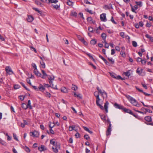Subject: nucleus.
Wrapping results in <instances>:
<instances>
[{"label": "nucleus", "instance_id": "2f4dec72", "mask_svg": "<svg viewBox=\"0 0 153 153\" xmlns=\"http://www.w3.org/2000/svg\"><path fill=\"white\" fill-rule=\"evenodd\" d=\"M77 87L76 86L74 85H73L71 88L72 90L74 91H76L77 90Z\"/></svg>", "mask_w": 153, "mask_h": 153}, {"label": "nucleus", "instance_id": "7c9ffc66", "mask_svg": "<svg viewBox=\"0 0 153 153\" xmlns=\"http://www.w3.org/2000/svg\"><path fill=\"white\" fill-rule=\"evenodd\" d=\"M101 37L102 38V39L103 40H105V39L106 37V34L105 33H103L101 35Z\"/></svg>", "mask_w": 153, "mask_h": 153}, {"label": "nucleus", "instance_id": "5701e85b", "mask_svg": "<svg viewBox=\"0 0 153 153\" xmlns=\"http://www.w3.org/2000/svg\"><path fill=\"white\" fill-rule=\"evenodd\" d=\"M49 3H56L58 2V0H48Z\"/></svg>", "mask_w": 153, "mask_h": 153}, {"label": "nucleus", "instance_id": "f03ea898", "mask_svg": "<svg viewBox=\"0 0 153 153\" xmlns=\"http://www.w3.org/2000/svg\"><path fill=\"white\" fill-rule=\"evenodd\" d=\"M94 95L96 97V103L97 105L100 107L102 110H103L104 108L102 106L99 104V101L100 99L99 97V92L95 91L94 93Z\"/></svg>", "mask_w": 153, "mask_h": 153}, {"label": "nucleus", "instance_id": "5fc2aeb1", "mask_svg": "<svg viewBox=\"0 0 153 153\" xmlns=\"http://www.w3.org/2000/svg\"><path fill=\"white\" fill-rule=\"evenodd\" d=\"M20 88V86L18 85H16L14 86V88L15 89H17Z\"/></svg>", "mask_w": 153, "mask_h": 153}, {"label": "nucleus", "instance_id": "bb28decb", "mask_svg": "<svg viewBox=\"0 0 153 153\" xmlns=\"http://www.w3.org/2000/svg\"><path fill=\"white\" fill-rule=\"evenodd\" d=\"M137 5L139 6L140 7L142 6V1H136L135 2Z\"/></svg>", "mask_w": 153, "mask_h": 153}, {"label": "nucleus", "instance_id": "bf43d9fd", "mask_svg": "<svg viewBox=\"0 0 153 153\" xmlns=\"http://www.w3.org/2000/svg\"><path fill=\"white\" fill-rule=\"evenodd\" d=\"M84 137L87 140H88V139L90 138V137L87 134L85 135L84 136Z\"/></svg>", "mask_w": 153, "mask_h": 153}, {"label": "nucleus", "instance_id": "4d7b16f0", "mask_svg": "<svg viewBox=\"0 0 153 153\" xmlns=\"http://www.w3.org/2000/svg\"><path fill=\"white\" fill-rule=\"evenodd\" d=\"M88 30L90 32H92L93 31V28L91 27H88Z\"/></svg>", "mask_w": 153, "mask_h": 153}, {"label": "nucleus", "instance_id": "ea45409f", "mask_svg": "<svg viewBox=\"0 0 153 153\" xmlns=\"http://www.w3.org/2000/svg\"><path fill=\"white\" fill-rule=\"evenodd\" d=\"M54 146H55V148H57L58 149L60 148V144L59 143H56V145Z\"/></svg>", "mask_w": 153, "mask_h": 153}, {"label": "nucleus", "instance_id": "338daca9", "mask_svg": "<svg viewBox=\"0 0 153 153\" xmlns=\"http://www.w3.org/2000/svg\"><path fill=\"white\" fill-rule=\"evenodd\" d=\"M145 110L146 111V112H149L150 113H152V111L150 110L149 109H147V108H145Z\"/></svg>", "mask_w": 153, "mask_h": 153}, {"label": "nucleus", "instance_id": "20e7f679", "mask_svg": "<svg viewBox=\"0 0 153 153\" xmlns=\"http://www.w3.org/2000/svg\"><path fill=\"white\" fill-rule=\"evenodd\" d=\"M5 71L8 74L10 75L13 74V72L11 68L9 66H6L5 68Z\"/></svg>", "mask_w": 153, "mask_h": 153}, {"label": "nucleus", "instance_id": "a211bd4d", "mask_svg": "<svg viewBox=\"0 0 153 153\" xmlns=\"http://www.w3.org/2000/svg\"><path fill=\"white\" fill-rule=\"evenodd\" d=\"M34 73L37 76L40 77L41 76V74L37 71V70H34Z\"/></svg>", "mask_w": 153, "mask_h": 153}, {"label": "nucleus", "instance_id": "09e8293b", "mask_svg": "<svg viewBox=\"0 0 153 153\" xmlns=\"http://www.w3.org/2000/svg\"><path fill=\"white\" fill-rule=\"evenodd\" d=\"M13 134L14 139L16 140V141H18V140L17 138V136L16 135V134L14 133H13Z\"/></svg>", "mask_w": 153, "mask_h": 153}, {"label": "nucleus", "instance_id": "dca6fc26", "mask_svg": "<svg viewBox=\"0 0 153 153\" xmlns=\"http://www.w3.org/2000/svg\"><path fill=\"white\" fill-rule=\"evenodd\" d=\"M61 91L62 92L64 93H67L68 92V89L64 87L61 88Z\"/></svg>", "mask_w": 153, "mask_h": 153}, {"label": "nucleus", "instance_id": "39448f33", "mask_svg": "<svg viewBox=\"0 0 153 153\" xmlns=\"http://www.w3.org/2000/svg\"><path fill=\"white\" fill-rule=\"evenodd\" d=\"M106 14L105 13H103L100 15V19L101 20L102 22H106L107 21L106 18Z\"/></svg>", "mask_w": 153, "mask_h": 153}, {"label": "nucleus", "instance_id": "c85d7f7f", "mask_svg": "<svg viewBox=\"0 0 153 153\" xmlns=\"http://www.w3.org/2000/svg\"><path fill=\"white\" fill-rule=\"evenodd\" d=\"M108 59L111 63L112 64H113L114 62V61L113 59V58H108Z\"/></svg>", "mask_w": 153, "mask_h": 153}, {"label": "nucleus", "instance_id": "4c0bfd02", "mask_svg": "<svg viewBox=\"0 0 153 153\" xmlns=\"http://www.w3.org/2000/svg\"><path fill=\"white\" fill-rule=\"evenodd\" d=\"M45 94L46 97H48L49 98H50L51 97V94L48 92H46L45 93Z\"/></svg>", "mask_w": 153, "mask_h": 153}, {"label": "nucleus", "instance_id": "2eb2a0df", "mask_svg": "<svg viewBox=\"0 0 153 153\" xmlns=\"http://www.w3.org/2000/svg\"><path fill=\"white\" fill-rule=\"evenodd\" d=\"M145 120L148 122H150L152 121L151 117L150 116H146L145 117Z\"/></svg>", "mask_w": 153, "mask_h": 153}, {"label": "nucleus", "instance_id": "72a5a7b5", "mask_svg": "<svg viewBox=\"0 0 153 153\" xmlns=\"http://www.w3.org/2000/svg\"><path fill=\"white\" fill-rule=\"evenodd\" d=\"M50 143L51 144H52L53 146L56 145V142L53 140H50Z\"/></svg>", "mask_w": 153, "mask_h": 153}, {"label": "nucleus", "instance_id": "69168bd1", "mask_svg": "<svg viewBox=\"0 0 153 153\" xmlns=\"http://www.w3.org/2000/svg\"><path fill=\"white\" fill-rule=\"evenodd\" d=\"M44 87H49L50 86L51 87V85H49L48 84H45V83L44 84Z\"/></svg>", "mask_w": 153, "mask_h": 153}, {"label": "nucleus", "instance_id": "f3484780", "mask_svg": "<svg viewBox=\"0 0 153 153\" xmlns=\"http://www.w3.org/2000/svg\"><path fill=\"white\" fill-rule=\"evenodd\" d=\"M39 90L42 91H43L45 90V88L44 86H43L42 85L40 84L39 86Z\"/></svg>", "mask_w": 153, "mask_h": 153}, {"label": "nucleus", "instance_id": "7ed1b4c3", "mask_svg": "<svg viewBox=\"0 0 153 153\" xmlns=\"http://www.w3.org/2000/svg\"><path fill=\"white\" fill-rule=\"evenodd\" d=\"M48 79L49 80V82L50 84L51 87L54 88H55V87H53V84L52 83L53 81V80L54 79V76H50L48 75Z\"/></svg>", "mask_w": 153, "mask_h": 153}, {"label": "nucleus", "instance_id": "13d9d810", "mask_svg": "<svg viewBox=\"0 0 153 153\" xmlns=\"http://www.w3.org/2000/svg\"><path fill=\"white\" fill-rule=\"evenodd\" d=\"M111 76L114 78H116V75L113 73H112L111 74Z\"/></svg>", "mask_w": 153, "mask_h": 153}, {"label": "nucleus", "instance_id": "6ab92c4d", "mask_svg": "<svg viewBox=\"0 0 153 153\" xmlns=\"http://www.w3.org/2000/svg\"><path fill=\"white\" fill-rule=\"evenodd\" d=\"M101 96H102L103 95H105V97H107V94L103 90H101L100 92Z\"/></svg>", "mask_w": 153, "mask_h": 153}, {"label": "nucleus", "instance_id": "ddd939ff", "mask_svg": "<svg viewBox=\"0 0 153 153\" xmlns=\"http://www.w3.org/2000/svg\"><path fill=\"white\" fill-rule=\"evenodd\" d=\"M34 19L33 17L31 16H28L27 18V21L29 22H31Z\"/></svg>", "mask_w": 153, "mask_h": 153}, {"label": "nucleus", "instance_id": "c03bdc74", "mask_svg": "<svg viewBox=\"0 0 153 153\" xmlns=\"http://www.w3.org/2000/svg\"><path fill=\"white\" fill-rule=\"evenodd\" d=\"M120 54L122 56L124 57L126 56L125 53L124 51H121L120 52Z\"/></svg>", "mask_w": 153, "mask_h": 153}, {"label": "nucleus", "instance_id": "1a4fd4ad", "mask_svg": "<svg viewBox=\"0 0 153 153\" xmlns=\"http://www.w3.org/2000/svg\"><path fill=\"white\" fill-rule=\"evenodd\" d=\"M114 105L116 108H118L120 109H122L123 107V106L120 105L116 103L114 104Z\"/></svg>", "mask_w": 153, "mask_h": 153}, {"label": "nucleus", "instance_id": "052dcab7", "mask_svg": "<svg viewBox=\"0 0 153 153\" xmlns=\"http://www.w3.org/2000/svg\"><path fill=\"white\" fill-rule=\"evenodd\" d=\"M27 82L30 85H32L31 83L30 82V78H28L27 79Z\"/></svg>", "mask_w": 153, "mask_h": 153}, {"label": "nucleus", "instance_id": "680f3d73", "mask_svg": "<svg viewBox=\"0 0 153 153\" xmlns=\"http://www.w3.org/2000/svg\"><path fill=\"white\" fill-rule=\"evenodd\" d=\"M141 62V63L143 65H144L145 64L146 62V61L145 60H142Z\"/></svg>", "mask_w": 153, "mask_h": 153}, {"label": "nucleus", "instance_id": "412c9836", "mask_svg": "<svg viewBox=\"0 0 153 153\" xmlns=\"http://www.w3.org/2000/svg\"><path fill=\"white\" fill-rule=\"evenodd\" d=\"M100 116L102 120H106V117L105 115L102 114H100Z\"/></svg>", "mask_w": 153, "mask_h": 153}, {"label": "nucleus", "instance_id": "a18cd8bd", "mask_svg": "<svg viewBox=\"0 0 153 153\" xmlns=\"http://www.w3.org/2000/svg\"><path fill=\"white\" fill-rule=\"evenodd\" d=\"M25 151L27 152H30V149L27 146L25 147Z\"/></svg>", "mask_w": 153, "mask_h": 153}, {"label": "nucleus", "instance_id": "aec40b11", "mask_svg": "<svg viewBox=\"0 0 153 153\" xmlns=\"http://www.w3.org/2000/svg\"><path fill=\"white\" fill-rule=\"evenodd\" d=\"M31 102L30 100H28V101L27 104L26 105L28 107V108H29L30 109H32V106L31 105Z\"/></svg>", "mask_w": 153, "mask_h": 153}, {"label": "nucleus", "instance_id": "4468645a", "mask_svg": "<svg viewBox=\"0 0 153 153\" xmlns=\"http://www.w3.org/2000/svg\"><path fill=\"white\" fill-rule=\"evenodd\" d=\"M74 95L75 97H76L78 98L82 99V96L80 94H76V92H74Z\"/></svg>", "mask_w": 153, "mask_h": 153}, {"label": "nucleus", "instance_id": "473e14b6", "mask_svg": "<svg viewBox=\"0 0 153 153\" xmlns=\"http://www.w3.org/2000/svg\"><path fill=\"white\" fill-rule=\"evenodd\" d=\"M67 3L68 5L69 6H72L73 4V2L70 0H68Z\"/></svg>", "mask_w": 153, "mask_h": 153}, {"label": "nucleus", "instance_id": "e2e57ef3", "mask_svg": "<svg viewBox=\"0 0 153 153\" xmlns=\"http://www.w3.org/2000/svg\"><path fill=\"white\" fill-rule=\"evenodd\" d=\"M120 35L123 38H124L125 37L124 36V33L123 32H120Z\"/></svg>", "mask_w": 153, "mask_h": 153}, {"label": "nucleus", "instance_id": "cd10ccee", "mask_svg": "<svg viewBox=\"0 0 153 153\" xmlns=\"http://www.w3.org/2000/svg\"><path fill=\"white\" fill-rule=\"evenodd\" d=\"M55 126V124L54 123H51V122H49V126L50 128H52Z\"/></svg>", "mask_w": 153, "mask_h": 153}, {"label": "nucleus", "instance_id": "c756f323", "mask_svg": "<svg viewBox=\"0 0 153 153\" xmlns=\"http://www.w3.org/2000/svg\"><path fill=\"white\" fill-rule=\"evenodd\" d=\"M22 107L25 109H26L28 108V107L26 105L25 103H24L22 104Z\"/></svg>", "mask_w": 153, "mask_h": 153}, {"label": "nucleus", "instance_id": "4be33fe9", "mask_svg": "<svg viewBox=\"0 0 153 153\" xmlns=\"http://www.w3.org/2000/svg\"><path fill=\"white\" fill-rule=\"evenodd\" d=\"M83 128L85 131L88 132L90 134L92 133V132L91 131H90L88 128L85 126H84Z\"/></svg>", "mask_w": 153, "mask_h": 153}, {"label": "nucleus", "instance_id": "6e6552de", "mask_svg": "<svg viewBox=\"0 0 153 153\" xmlns=\"http://www.w3.org/2000/svg\"><path fill=\"white\" fill-rule=\"evenodd\" d=\"M122 110H123L126 112L130 114H132V112L131 110L130 109H127L126 108H124V107H123Z\"/></svg>", "mask_w": 153, "mask_h": 153}, {"label": "nucleus", "instance_id": "f704fd0d", "mask_svg": "<svg viewBox=\"0 0 153 153\" xmlns=\"http://www.w3.org/2000/svg\"><path fill=\"white\" fill-rule=\"evenodd\" d=\"M52 149L53 150V152L55 153H57L58 152V149H57V148H54V147H52Z\"/></svg>", "mask_w": 153, "mask_h": 153}, {"label": "nucleus", "instance_id": "6e6d98bb", "mask_svg": "<svg viewBox=\"0 0 153 153\" xmlns=\"http://www.w3.org/2000/svg\"><path fill=\"white\" fill-rule=\"evenodd\" d=\"M81 41L84 43L85 45H87V43L85 40L84 39H82Z\"/></svg>", "mask_w": 153, "mask_h": 153}, {"label": "nucleus", "instance_id": "c9c22d12", "mask_svg": "<svg viewBox=\"0 0 153 153\" xmlns=\"http://www.w3.org/2000/svg\"><path fill=\"white\" fill-rule=\"evenodd\" d=\"M86 54L89 56L90 58L91 59L93 60L94 61V59L90 53H87Z\"/></svg>", "mask_w": 153, "mask_h": 153}, {"label": "nucleus", "instance_id": "3c124183", "mask_svg": "<svg viewBox=\"0 0 153 153\" xmlns=\"http://www.w3.org/2000/svg\"><path fill=\"white\" fill-rule=\"evenodd\" d=\"M20 83L26 90L28 91L29 90L25 86L24 84L22 82H21Z\"/></svg>", "mask_w": 153, "mask_h": 153}, {"label": "nucleus", "instance_id": "a878e982", "mask_svg": "<svg viewBox=\"0 0 153 153\" xmlns=\"http://www.w3.org/2000/svg\"><path fill=\"white\" fill-rule=\"evenodd\" d=\"M142 69H140L139 68H138L137 70V72L140 75L142 73Z\"/></svg>", "mask_w": 153, "mask_h": 153}, {"label": "nucleus", "instance_id": "37998d69", "mask_svg": "<svg viewBox=\"0 0 153 153\" xmlns=\"http://www.w3.org/2000/svg\"><path fill=\"white\" fill-rule=\"evenodd\" d=\"M40 64L42 66V67L43 68H45V64L44 62H40Z\"/></svg>", "mask_w": 153, "mask_h": 153}, {"label": "nucleus", "instance_id": "423d86ee", "mask_svg": "<svg viewBox=\"0 0 153 153\" xmlns=\"http://www.w3.org/2000/svg\"><path fill=\"white\" fill-rule=\"evenodd\" d=\"M111 124H110L108 126V128L107 129L106 132V135L107 136L111 134Z\"/></svg>", "mask_w": 153, "mask_h": 153}, {"label": "nucleus", "instance_id": "de8ad7c7", "mask_svg": "<svg viewBox=\"0 0 153 153\" xmlns=\"http://www.w3.org/2000/svg\"><path fill=\"white\" fill-rule=\"evenodd\" d=\"M115 79H121L122 80H123V78L121 77L120 75L116 76V78Z\"/></svg>", "mask_w": 153, "mask_h": 153}, {"label": "nucleus", "instance_id": "b1692460", "mask_svg": "<svg viewBox=\"0 0 153 153\" xmlns=\"http://www.w3.org/2000/svg\"><path fill=\"white\" fill-rule=\"evenodd\" d=\"M97 42V41L95 40V39H93L91 41L90 43L92 45H94L96 44Z\"/></svg>", "mask_w": 153, "mask_h": 153}, {"label": "nucleus", "instance_id": "774afa93", "mask_svg": "<svg viewBox=\"0 0 153 153\" xmlns=\"http://www.w3.org/2000/svg\"><path fill=\"white\" fill-rule=\"evenodd\" d=\"M141 61H142V59L140 57H138L137 59V62H141Z\"/></svg>", "mask_w": 153, "mask_h": 153}, {"label": "nucleus", "instance_id": "0e129e2a", "mask_svg": "<svg viewBox=\"0 0 153 153\" xmlns=\"http://www.w3.org/2000/svg\"><path fill=\"white\" fill-rule=\"evenodd\" d=\"M53 6L54 8L57 9L59 8V6L58 5H53Z\"/></svg>", "mask_w": 153, "mask_h": 153}, {"label": "nucleus", "instance_id": "9b49d317", "mask_svg": "<svg viewBox=\"0 0 153 153\" xmlns=\"http://www.w3.org/2000/svg\"><path fill=\"white\" fill-rule=\"evenodd\" d=\"M109 104V103L108 101H106L104 105V109L105 110V111L106 113H107L108 112V105Z\"/></svg>", "mask_w": 153, "mask_h": 153}, {"label": "nucleus", "instance_id": "a19ab883", "mask_svg": "<svg viewBox=\"0 0 153 153\" xmlns=\"http://www.w3.org/2000/svg\"><path fill=\"white\" fill-rule=\"evenodd\" d=\"M30 48L32 51H34L36 53L37 52L36 50L32 46H30Z\"/></svg>", "mask_w": 153, "mask_h": 153}, {"label": "nucleus", "instance_id": "8fccbe9b", "mask_svg": "<svg viewBox=\"0 0 153 153\" xmlns=\"http://www.w3.org/2000/svg\"><path fill=\"white\" fill-rule=\"evenodd\" d=\"M87 19V21L88 22H91L92 21V18L91 17H88Z\"/></svg>", "mask_w": 153, "mask_h": 153}, {"label": "nucleus", "instance_id": "58836bf2", "mask_svg": "<svg viewBox=\"0 0 153 153\" xmlns=\"http://www.w3.org/2000/svg\"><path fill=\"white\" fill-rule=\"evenodd\" d=\"M25 97V96L20 95L19 96V97L20 100L22 101L24 100Z\"/></svg>", "mask_w": 153, "mask_h": 153}, {"label": "nucleus", "instance_id": "f8f14e48", "mask_svg": "<svg viewBox=\"0 0 153 153\" xmlns=\"http://www.w3.org/2000/svg\"><path fill=\"white\" fill-rule=\"evenodd\" d=\"M38 149L40 152H42L46 150V149H45V146L43 145H41V146L38 147Z\"/></svg>", "mask_w": 153, "mask_h": 153}, {"label": "nucleus", "instance_id": "79ce46f5", "mask_svg": "<svg viewBox=\"0 0 153 153\" xmlns=\"http://www.w3.org/2000/svg\"><path fill=\"white\" fill-rule=\"evenodd\" d=\"M125 76H130V74L129 71H127L124 73Z\"/></svg>", "mask_w": 153, "mask_h": 153}, {"label": "nucleus", "instance_id": "393cba45", "mask_svg": "<svg viewBox=\"0 0 153 153\" xmlns=\"http://www.w3.org/2000/svg\"><path fill=\"white\" fill-rule=\"evenodd\" d=\"M0 143L4 146H6L7 145L6 142L2 140H0Z\"/></svg>", "mask_w": 153, "mask_h": 153}, {"label": "nucleus", "instance_id": "0eeeda50", "mask_svg": "<svg viewBox=\"0 0 153 153\" xmlns=\"http://www.w3.org/2000/svg\"><path fill=\"white\" fill-rule=\"evenodd\" d=\"M30 136H33L34 137H38L39 134L38 132L35 131L34 132H30Z\"/></svg>", "mask_w": 153, "mask_h": 153}, {"label": "nucleus", "instance_id": "e433bc0d", "mask_svg": "<svg viewBox=\"0 0 153 153\" xmlns=\"http://www.w3.org/2000/svg\"><path fill=\"white\" fill-rule=\"evenodd\" d=\"M132 45L133 46L135 47H136L137 46V43L135 41H133L132 42Z\"/></svg>", "mask_w": 153, "mask_h": 153}, {"label": "nucleus", "instance_id": "9d476101", "mask_svg": "<svg viewBox=\"0 0 153 153\" xmlns=\"http://www.w3.org/2000/svg\"><path fill=\"white\" fill-rule=\"evenodd\" d=\"M41 71L43 74L42 76L41 77L42 78L44 79L46 78V77L48 76V75L47 74L44 70H42Z\"/></svg>", "mask_w": 153, "mask_h": 153}, {"label": "nucleus", "instance_id": "603ef678", "mask_svg": "<svg viewBox=\"0 0 153 153\" xmlns=\"http://www.w3.org/2000/svg\"><path fill=\"white\" fill-rule=\"evenodd\" d=\"M32 66H33V68H34L35 69L34 70H37L36 66L35 64L32 63Z\"/></svg>", "mask_w": 153, "mask_h": 153}, {"label": "nucleus", "instance_id": "864d4df0", "mask_svg": "<svg viewBox=\"0 0 153 153\" xmlns=\"http://www.w3.org/2000/svg\"><path fill=\"white\" fill-rule=\"evenodd\" d=\"M111 21L114 24H117L116 22L114 21L113 18V16H112L111 19Z\"/></svg>", "mask_w": 153, "mask_h": 153}, {"label": "nucleus", "instance_id": "49530a36", "mask_svg": "<svg viewBox=\"0 0 153 153\" xmlns=\"http://www.w3.org/2000/svg\"><path fill=\"white\" fill-rule=\"evenodd\" d=\"M74 128H75L74 126H69V131H72L74 129Z\"/></svg>", "mask_w": 153, "mask_h": 153}, {"label": "nucleus", "instance_id": "f257e3e1", "mask_svg": "<svg viewBox=\"0 0 153 153\" xmlns=\"http://www.w3.org/2000/svg\"><path fill=\"white\" fill-rule=\"evenodd\" d=\"M125 96L130 102L133 105L138 107H140V104L138 103L136 100L133 97L128 95H126Z\"/></svg>", "mask_w": 153, "mask_h": 153}]
</instances>
